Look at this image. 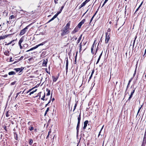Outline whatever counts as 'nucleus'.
Here are the masks:
<instances>
[{
	"label": "nucleus",
	"instance_id": "35",
	"mask_svg": "<svg viewBox=\"0 0 146 146\" xmlns=\"http://www.w3.org/2000/svg\"><path fill=\"white\" fill-rule=\"evenodd\" d=\"M137 68V66H136V68H135V72H134V73L133 74V76H135V74H136V68Z\"/></svg>",
	"mask_w": 146,
	"mask_h": 146
},
{
	"label": "nucleus",
	"instance_id": "18",
	"mask_svg": "<svg viewBox=\"0 0 146 146\" xmlns=\"http://www.w3.org/2000/svg\"><path fill=\"white\" fill-rule=\"evenodd\" d=\"M68 62H66V71L67 72H68Z\"/></svg>",
	"mask_w": 146,
	"mask_h": 146
},
{
	"label": "nucleus",
	"instance_id": "61",
	"mask_svg": "<svg viewBox=\"0 0 146 146\" xmlns=\"http://www.w3.org/2000/svg\"><path fill=\"white\" fill-rule=\"evenodd\" d=\"M46 72L47 73H49V74H50V72H49V73H48V71H46Z\"/></svg>",
	"mask_w": 146,
	"mask_h": 146
},
{
	"label": "nucleus",
	"instance_id": "6",
	"mask_svg": "<svg viewBox=\"0 0 146 146\" xmlns=\"http://www.w3.org/2000/svg\"><path fill=\"white\" fill-rule=\"evenodd\" d=\"M88 123V120H86L84 122V126L83 127L84 129H85L87 126V125Z\"/></svg>",
	"mask_w": 146,
	"mask_h": 146
},
{
	"label": "nucleus",
	"instance_id": "14",
	"mask_svg": "<svg viewBox=\"0 0 146 146\" xmlns=\"http://www.w3.org/2000/svg\"><path fill=\"white\" fill-rule=\"evenodd\" d=\"M4 54L7 56H9V52L7 50H5L4 52Z\"/></svg>",
	"mask_w": 146,
	"mask_h": 146
},
{
	"label": "nucleus",
	"instance_id": "28",
	"mask_svg": "<svg viewBox=\"0 0 146 146\" xmlns=\"http://www.w3.org/2000/svg\"><path fill=\"white\" fill-rule=\"evenodd\" d=\"M82 49V42H81L80 44V51Z\"/></svg>",
	"mask_w": 146,
	"mask_h": 146
},
{
	"label": "nucleus",
	"instance_id": "26",
	"mask_svg": "<svg viewBox=\"0 0 146 146\" xmlns=\"http://www.w3.org/2000/svg\"><path fill=\"white\" fill-rule=\"evenodd\" d=\"M85 21H86L85 19H84L82 20L80 22L81 23L82 25L85 22Z\"/></svg>",
	"mask_w": 146,
	"mask_h": 146
},
{
	"label": "nucleus",
	"instance_id": "19",
	"mask_svg": "<svg viewBox=\"0 0 146 146\" xmlns=\"http://www.w3.org/2000/svg\"><path fill=\"white\" fill-rule=\"evenodd\" d=\"M86 3L85 2H83L81 4V5L80 6V8H81L83 7V6H84L86 5Z\"/></svg>",
	"mask_w": 146,
	"mask_h": 146
},
{
	"label": "nucleus",
	"instance_id": "53",
	"mask_svg": "<svg viewBox=\"0 0 146 146\" xmlns=\"http://www.w3.org/2000/svg\"><path fill=\"white\" fill-rule=\"evenodd\" d=\"M145 145V144L142 143V146H144Z\"/></svg>",
	"mask_w": 146,
	"mask_h": 146
},
{
	"label": "nucleus",
	"instance_id": "13",
	"mask_svg": "<svg viewBox=\"0 0 146 146\" xmlns=\"http://www.w3.org/2000/svg\"><path fill=\"white\" fill-rule=\"evenodd\" d=\"M94 70H92V73H91V74L90 75V78H89V81H88V82L89 81V80L91 79V78L92 76V75L93 74H94Z\"/></svg>",
	"mask_w": 146,
	"mask_h": 146
},
{
	"label": "nucleus",
	"instance_id": "52",
	"mask_svg": "<svg viewBox=\"0 0 146 146\" xmlns=\"http://www.w3.org/2000/svg\"><path fill=\"white\" fill-rule=\"evenodd\" d=\"M66 62H68V57L66 58Z\"/></svg>",
	"mask_w": 146,
	"mask_h": 146
},
{
	"label": "nucleus",
	"instance_id": "21",
	"mask_svg": "<svg viewBox=\"0 0 146 146\" xmlns=\"http://www.w3.org/2000/svg\"><path fill=\"white\" fill-rule=\"evenodd\" d=\"M82 35H81V36L79 37L78 38V40L77 42H78V43H79V42H80L81 38H82Z\"/></svg>",
	"mask_w": 146,
	"mask_h": 146
},
{
	"label": "nucleus",
	"instance_id": "12",
	"mask_svg": "<svg viewBox=\"0 0 146 146\" xmlns=\"http://www.w3.org/2000/svg\"><path fill=\"white\" fill-rule=\"evenodd\" d=\"M8 36V35H6L5 36H0V40L2 39H4L6 37H7Z\"/></svg>",
	"mask_w": 146,
	"mask_h": 146
},
{
	"label": "nucleus",
	"instance_id": "55",
	"mask_svg": "<svg viewBox=\"0 0 146 146\" xmlns=\"http://www.w3.org/2000/svg\"><path fill=\"white\" fill-rule=\"evenodd\" d=\"M88 11V10H87V11H86V12L85 13H84L83 14V15H82V16H83H83L85 15V14L87 12V11Z\"/></svg>",
	"mask_w": 146,
	"mask_h": 146
},
{
	"label": "nucleus",
	"instance_id": "44",
	"mask_svg": "<svg viewBox=\"0 0 146 146\" xmlns=\"http://www.w3.org/2000/svg\"><path fill=\"white\" fill-rule=\"evenodd\" d=\"M41 93V92H40L38 93V94L37 96H39V98H40Z\"/></svg>",
	"mask_w": 146,
	"mask_h": 146
},
{
	"label": "nucleus",
	"instance_id": "7",
	"mask_svg": "<svg viewBox=\"0 0 146 146\" xmlns=\"http://www.w3.org/2000/svg\"><path fill=\"white\" fill-rule=\"evenodd\" d=\"M47 62L48 60L47 59L43 60L42 63L43 66H46Z\"/></svg>",
	"mask_w": 146,
	"mask_h": 146
},
{
	"label": "nucleus",
	"instance_id": "29",
	"mask_svg": "<svg viewBox=\"0 0 146 146\" xmlns=\"http://www.w3.org/2000/svg\"><path fill=\"white\" fill-rule=\"evenodd\" d=\"M45 97V93H44V95L41 98V99L42 100H44V98Z\"/></svg>",
	"mask_w": 146,
	"mask_h": 146
},
{
	"label": "nucleus",
	"instance_id": "40",
	"mask_svg": "<svg viewBox=\"0 0 146 146\" xmlns=\"http://www.w3.org/2000/svg\"><path fill=\"white\" fill-rule=\"evenodd\" d=\"M21 92H18V93H17V95H16V96L15 97V99L17 97V96H18V95L20 94V93H21Z\"/></svg>",
	"mask_w": 146,
	"mask_h": 146
},
{
	"label": "nucleus",
	"instance_id": "11",
	"mask_svg": "<svg viewBox=\"0 0 146 146\" xmlns=\"http://www.w3.org/2000/svg\"><path fill=\"white\" fill-rule=\"evenodd\" d=\"M94 42H94V43L92 44V47H91V52L92 53H93V52H94Z\"/></svg>",
	"mask_w": 146,
	"mask_h": 146
},
{
	"label": "nucleus",
	"instance_id": "58",
	"mask_svg": "<svg viewBox=\"0 0 146 146\" xmlns=\"http://www.w3.org/2000/svg\"><path fill=\"white\" fill-rule=\"evenodd\" d=\"M49 135H48H48H47V136L46 137V139H47L48 138V137H49Z\"/></svg>",
	"mask_w": 146,
	"mask_h": 146
},
{
	"label": "nucleus",
	"instance_id": "47",
	"mask_svg": "<svg viewBox=\"0 0 146 146\" xmlns=\"http://www.w3.org/2000/svg\"><path fill=\"white\" fill-rule=\"evenodd\" d=\"M34 88L31 89L30 90H29L27 92V93H29V92L31 91L33 89H34Z\"/></svg>",
	"mask_w": 146,
	"mask_h": 146
},
{
	"label": "nucleus",
	"instance_id": "9",
	"mask_svg": "<svg viewBox=\"0 0 146 146\" xmlns=\"http://www.w3.org/2000/svg\"><path fill=\"white\" fill-rule=\"evenodd\" d=\"M14 70L17 72H19V73H20L22 72L23 70V69L21 68H17L15 69Z\"/></svg>",
	"mask_w": 146,
	"mask_h": 146
},
{
	"label": "nucleus",
	"instance_id": "5",
	"mask_svg": "<svg viewBox=\"0 0 146 146\" xmlns=\"http://www.w3.org/2000/svg\"><path fill=\"white\" fill-rule=\"evenodd\" d=\"M27 29V27H26L25 28L22 29L20 33V35H23L26 32V30Z\"/></svg>",
	"mask_w": 146,
	"mask_h": 146
},
{
	"label": "nucleus",
	"instance_id": "62",
	"mask_svg": "<svg viewBox=\"0 0 146 146\" xmlns=\"http://www.w3.org/2000/svg\"><path fill=\"white\" fill-rule=\"evenodd\" d=\"M30 122H29V123H28V124H30Z\"/></svg>",
	"mask_w": 146,
	"mask_h": 146
},
{
	"label": "nucleus",
	"instance_id": "33",
	"mask_svg": "<svg viewBox=\"0 0 146 146\" xmlns=\"http://www.w3.org/2000/svg\"><path fill=\"white\" fill-rule=\"evenodd\" d=\"M50 91L49 90H48L46 95L47 96H49L50 95Z\"/></svg>",
	"mask_w": 146,
	"mask_h": 146
},
{
	"label": "nucleus",
	"instance_id": "39",
	"mask_svg": "<svg viewBox=\"0 0 146 146\" xmlns=\"http://www.w3.org/2000/svg\"><path fill=\"white\" fill-rule=\"evenodd\" d=\"M33 129V127H31L29 128V130L30 131H31Z\"/></svg>",
	"mask_w": 146,
	"mask_h": 146
},
{
	"label": "nucleus",
	"instance_id": "37",
	"mask_svg": "<svg viewBox=\"0 0 146 146\" xmlns=\"http://www.w3.org/2000/svg\"><path fill=\"white\" fill-rule=\"evenodd\" d=\"M108 1V0H105V1H104V3H103L102 6V7L104 5H105V4L106 3V2Z\"/></svg>",
	"mask_w": 146,
	"mask_h": 146
},
{
	"label": "nucleus",
	"instance_id": "50",
	"mask_svg": "<svg viewBox=\"0 0 146 146\" xmlns=\"http://www.w3.org/2000/svg\"><path fill=\"white\" fill-rule=\"evenodd\" d=\"M15 82H12L11 83V84L12 85H13L14 84H15Z\"/></svg>",
	"mask_w": 146,
	"mask_h": 146
},
{
	"label": "nucleus",
	"instance_id": "46",
	"mask_svg": "<svg viewBox=\"0 0 146 146\" xmlns=\"http://www.w3.org/2000/svg\"><path fill=\"white\" fill-rule=\"evenodd\" d=\"M131 80H129L128 82V85H127V87H128L129 85L131 82Z\"/></svg>",
	"mask_w": 146,
	"mask_h": 146
},
{
	"label": "nucleus",
	"instance_id": "24",
	"mask_svg": "<svg viewBox=\"0 0 146 146\" xmlns=\"http://www.w3.org/2000/svg\"><path fill=\"white\" fill-rule=\"evenodd\" d=\"M30 144L32 145L33 143V140L32 139H30L29 141Z\"/></svg>",
	"mask_w": 146,
	"mask_h": 146
},
{
	"label": "nucleus",
	"instance_id": "54",
	"mask_svg": "<svg viewBox=\"0 0 146 146\" xmlns=\"http://www.w3.org/2000/svg\"><path fill=\"white\" fill-rule=\"evenodd\" d=\"M19 45L20 46V48H21V49L22 48V46L21 44H19Z\"/></svg>",
	"mask_w": 146,
	"mask_h": 146
},
{
	"label": "nucleus",
	"instance_id": "23",
	"mask_svg": "<svg viewBox=\"0 0 146 146\" xmlns=\"http://www.w3.org/2000/svg\"><path fill=\"white\" fill-rule=\"evenodd\" d=\"M97 12V11H96V13H95V14H94V15L92 16V18H91V20H90V23L91 22V21H92V20L93 18H94V16L96 14V13Z\"/></svg>",
	"mask_w": 146,
	"mask_h": 146
},
{
	"label": "nucleus",
	"instance_id": "45",
	"mask_svg": "<svg viewBox=\"0 0 146 146\" xmlns=\"http://www.w3.org/2000/svg\"><path fill=\"white\" fill-rule=\"evenodd\" d=\"M6 115L7 117H8V116H9V115L8 114V111L7 112L6 114Z\"/></svg>",
	"mask_w": 146,
	"mask_h": 146
},
{
	"label": "nucleus",
	"instance_id": "2",
	"mask_svg": "<svg viewBox=\"0 0 146 146\" xmlns=\"http://www.w3.org/2000/svg\"><path fill=\"white\" fill-rule=\"evenodd\" d=\"M81 119V114L80 113L79 115L78 118V122L77 125L76 127V129L77 131V133L79 131V127L80 126V123Z\"/></svg>",
	"mask_w": 146,
	"mask_h": 146
},
{
	"label": "nucleus",
	"instance_id": "63",
	"mask_svg": "<svg viewBox=\"0 0 146 146\" xmlns=\"http://www.w3.org/2000/svg\"><path fill=\"white\" fill-rule=\"evenodd\" d=\"M54 100V99L53 98V99H52V100L53 101V100Z\"/></svg>",
	"mask_w": 146,
	"mask_h": 146
},
{
	"label": "nucleus",
	"instance_id": "64",
	"mask_svg": "<svg viewBox=\"0 0 146 146\" xmlns=\"http://www.w3.org/2000/svg\"><path fill=\"white\" fill-rule=\"evenodd\" d=\"M145 77H146V74H145Z\"/></svg>",
	"mask_w": 146,
	"mask_h": 146
},
{
	"label": "nucleus",
	"instance_id": "25",
	"mask_svg": "<svg viewBox=\"0 0 146 146\" xmlns=\"http://www.w3.org/2000/svg\"><path fill=\"white\" fill-rule=\"evenodd\" d=\"M137 38V36H136L135 38V39L133 41V48L134 46V44H135V40L136 39V38Z\"/></svg>",
	"mask_w": 146,
	"mask_h": 146
},
{
	"label": "nucleus",
	"instance_id": "8",
	"mask_svg": "<svg viewBox=\"0 0 146 146\" xmlns=\"http://www.w3.org/2000/svg\"><path fill=\"white\" fill-rule=\"evenodd\" d=\"M58 13H57L51 19H50L48 21V22H50V21H52L55 18H56V17H57V16H58Z\"/></svg>",
	"mask_w": 146,
	"mask_h": 146
},
{
	"label": "nucleus",
	"instance_id": "20",
	"mask_svg": "<svg viewBox=\"0 0 146 146\" xmlns=\"http://www.w3.org/2000/svg\"><path fill=\"white\" fill-rule=\"evenodd\" d=\"M143 3V2H142L140 4V5L136 9V10L135 11V12H137V11H138V10L140 8V7L141 6V5H142Z\"/></svg>",
	"mask_w": 146,
	"mask_h": 146
},
{
	"label": "nucleus",
	"instance_id": "17",
	"mask_svg": "<svg viewBox=\"0 0 146 146\" xmlns=\"http://www.w3.org/2000/svg\"><path fill=\"white\" fill-rule=\"evenodd\" d=\"M102 53L101 54H100L98 60L96 63V64H97L99 62L100 60V58H101V56H102Z\"/></svg>",
	"mask_w": 146,
	"mask_h": 146
},
{
	"label": "nucleus",
	"instance_id": "57",
	"mask_svg": "<svg viewBox=\"0 0 146 146\" xmlns=\"http://www.w3.org/2000/svg\"><path fill=\"white\" fill-rule=\"evenodd\" d=\"M63 6H62L61 8V10H62V9H63Z\"/></svg>",
	"mask_w": 146,
	"mask_h": 146
},
{
	"label": "nucleus",
	"instance_id": "49",
	"mask_svg": "<svg viewBox=\"0 0 146 146\" xmlns=\"http://www.w3.org/2000/svg\"><path fill=\"white\" fill-rule=\"evenodd\" d=\"M51 130L50 129L49 130V131L48 132V135H49V134L50 133H51Z\"/></svg>",
	"mask_w": 146,
	"mask_h": 146
},
{
	"label": "nucleus",
	"instance_id": "42",
	"mask_svg": "<svg viewBox=\"0 0 146 146\" xmlns=\"http://www.w3.org/2000/svg\"><path fill=\"white\" fill-rule=\"evenodd\" d=\"M142 143L145 144V143H146V140L143 139Z\"/></svg>",
	"mask_w": 146,
	"mask_h": 146
},
{
	"label": "nucleus",
	"instance_id": "3",
	"mask_svg": "<svg viewBox=\"0 0 146 146\" xmlns=\"http://www.w3.org/2000/svg\"><path fill=\"white\" fill-rule=\"evenodd\" d=\"M44 44V42H43L39 44H38L36 45V46H35L33 48H31L30 49H29L28 50H27V52H28L30 51L31 50H32L34 49H35L37 48L38 46H42V45H43Z\"/></svg>",
	"mask_w": 146,
	"mask_h": 146
},
{
	"label": "nucleus",
	"instance_id": "59",
	"mask_svg": "<svg viewBox=\"0 0 146 146\" xmlns=\"http://www.w3.org/2000/svg\"><path fill=\"white\" fill-rule=\"evenodd\" d=\"M48 103L47 104H46V105H45V107H46L47 106V105H48Z\"/></svg>",
	"mask_w": 146,
	"mask_h": 146
},
{
	"label": "nucleus",
	"instance_id": "36",
	"mask_svg": "<svg viewBox=\"0 0 146 146\" xmlns=\"http://www.w3.org/2000/svg\"><path fill=\"white\" fill-rule=\"evenodd\" d=\"M49 109L48 108L47 109V110L46 111V112H45V114H44V115H46V113H47V112H48L49 111Z\"/></svg>",
	"mask_w": 146,
	"mask_h": 146
},
{
	"label": "nucleus",
	"instance_id": "32",
	"mask_svg": "<svg viewBox=\"0 0 146 146\" xmlns=\"http://www.w3.org/2000/svg\"><path fill=\"white\" fill-rule=\"evenodd\" d=\"M82 24L80 22L78 25V27L79 28H80L81 27V26H82Z\"/></svg>",
	"mask_w": 146,
	"mask_h": 146
},
{
	"label": "nucleus",
	"instance_id": "10",
	"mask_svg": "<svg viewBox=\"0 0 146 146\" xmlns=\"http://www.w3.org/2000/svg\"><path fill=\"white\" fill-rule=\"evenodd\" d=\"M135 90H133V92L131 93V95L128 99V100H130L131 98L132 97L133 95L135 92Z\"/></svg>",
	"mask_w": 146,
	"mask_h": 146
},
{
	"label": "nucleus",
	"instance_id": "56",
	"mask_svg": "<svg viewBox=\"0 0 146 146\" xmlns=\"http://www.w3.org/2000/svg\"><path fill=\"white\" fill-rule=\"evenodd\" d=\"M146 54V49L145 50L144 55H145Z\"/></svg>",
	"mask_w": 146,
	"mask_h": 146
},
{
	"label": "nucleus",
	"instance_id": "22",
	"mask_svg": "<svg viewBox=\"0 0 146 146\" xmlns=\"http://www.w3.org/2000/svg\"><path fill=\"white\" fill-rule=\"evenodd\" d=\"M37 90V89H35V90L34 91H32L30 92L29 94V95H31L32 94H33L35 92H36Z\"/></svg>",
	"mask_w": 146,
	"mask_h": 146
},
{
	"label": "nucleus",
	"instance_id": "51",
	"mask_svg": "<svg viewBox=\"0 0 146 146\" xmlns=\"http://www.w3.org/2000/svg\"><path fill=\"white\" fill-rule=\"evenodd\" d=\"M58 1V0H54V2L55 3H57V1Z\"/></svg>",
	"mask_w": 146,
	"mask_h": 146
},
{
	"label": "nucleus",
	"instance_id": "34",
	"mask_svg": "<svg viewBox=\"0 0 146 146\" xmlns=\"http://www.w3.org/2000/svg\"><path fill=\"white\" fill-rule=\"evenodd\" d=\"M15 18V17L13 15H11L9 18L10 19H12Z\"/></svg>",
	"mask_w": 146,
	"mask_h": 146
},
{
	"label": "nucleus",
	"instance_id": "41",
	"mask_svg": "<svg viewBox=\"0 0 146 146\" xmlns=\"http://www.w3.org/2000/svg\"><path fill=\"white\" fill-rule=\"evenodd\" d=\"M141 106H141V107L139 108L138 110V112H137V115H138V113H139V111L140 110V109L141 108Z\"/></svg>",
	"mask_w": 146,
	"mask_h": 146
},
{
	"label": "nucleus",
	"instance_id": "60",
	"mask_svg": "<svg viewBox=\"0 0 146 146\" xmlns=\"http://www.w3.org/2000/svg\"><path fill=\"white\" fill-rule=\"evenodd\" d=\"M50 101H51V100H50V101H49L48 104H49V103H50Z\"/></svg>",
	"mask_w": 146,
	"mask_h": 146
},
{
	"label": "nucleus",
	"instance_id": "31",
	"mask_svg": "<svg viewBox=\"0 0 146 146\" xmlns=\"http://www.w3.org/2000/svg\"><path fill=\"white\" fill-rule=\"evenodd\" d=\"M104 127V125H103V126L102 127V128L101 129L100 131L99 132V134H98V136H99L100 135V133H101V132L102 129H103V128Z\"/></svg>",
	"mask_w": 146,
	"mask_h": 146
},
{
	"label": "nucleus",
	"instance_id": "43",
	"mask_svg": "<svg viewBox=\"0 0 146 146\" xmlns=\"http://www.w3.org/2000/svg\"><path fill=\"white\" fill-rule=\"evenodd\" d=\"M77 53H78V52H76V56H75V62H76V58H77Z\"/></svg>",
	"mask_w": 146,
	"mask_h": 146
},
{
	"label": "nucleus",
	"instance_id": "1",
	"mask_svg": "<svg viewBox=\"0 0 146 146\" xmlns=\"http://www.w3.org/2000/svg\"><path fill=\"white\" fill-rule=\"evenodd\" d=\"M70 23H68L66 25V26L64 27L62 30V33H61V35L62 36L65 35L69 33V29L70 27Z\"/></svg>",
	"mask_w": 146,
	"mask_h": 146
},
{
	"label": "nucleus",
	"instance_id": "4",
	"mask_svg": "<svg viewBox=\"0 0 146 146\" xmlns=\"http://www.w3.org/2000/svg\"><path fill=\"white\" fill-rule=\"evenodd\" d=\"M110 39V37L108 32L106 33V40L105 43H107Z\"/></svg>",
	"mask_w": 146,
	"mask_h": 146
},
{
	"label": "nucleus",
	"instance_id": "16",
	"mask_svg": "<svg viewBox=\"0 0 146 146\" xmlns=\"http://www.w3.org/2000/svg\"><path fill=\"white\" fill-rule=\"evenodd\" d=\"M15 74V72L13 71H11V72H9L8 73V74L9 75H14V74Z\"/></svg>",
	"mask_w": 146,
	"mask_h": 146
},
{
	"label": "nucleus",
	"instance_id": "38",
	"mask_svg": "<svg viewBox=\"0 0 146 146\" xmlns=\"http://www.w3.org/2000/svg\"><path fill=\"white\" fill-rule=\"evenodd\" d=\"M76 106H77V104H76L74 106V108L73 110V111H74V110H75V109H76Z\"/></svg>",
	"mask_w": 146,
	"mask_h": 146
},
{
	"label": "nucleus",
	"instance_id": "27",
	"mask_svg": "<svg viewBox=\"0 0 146 146\" xmlns=\"http://www.w3.org/2000/svg\"><path fill=\"white\" fill-rule=\"evenodd\" d=\"M57 79V78L54 77H53V81L55 82L56 81Z\"/></svg>",
	"mask_w": 146,
	"mask_h": 146
},
{
	"label": "nucleus",
	"instance_id": "15",
	"mask_svg": "<svg viewBox=\"0 0 146 146\" xmlns=\"http://www.w3.org/2000/svg\"><path fill=\"white\" fill-rule=\"evenodd\" d=\"M23 39L22 38H21L19 40V44H21L22 42L23 41Z\"/></svg>",
	"mask_w": 146,
	"mask_h": 146
},
{
	"label": "nucleus",
	"instance_id": "48",
	"mask_svg": "<svg viewBox=\"0 0 146 146\" xmlns=\"http://www.w3.org/2000/svg\"><path fill=\"white\" fill-rule=\"evenodd\" d=\"M76 32V31L75 29H74V30L72 32V33H75Z\"/></svg>",
	"mask_w": 146,
	"mask_h": 146
},
{
	"label": "nucleus",
	"instance_id": "30",
	"mask_svg": "<svg viewBox=\"0 0 146 146\" xmlns=\"http://www.w3.org/2000/svg\"><path fill=\"white\" fill-rule=\"evenodd\" d=\"M146 139V131H145L144 136V137L143 139Z\"/></svg>",
	"mask_w": 146,
	"mask_h": 146
}]
</instances>
